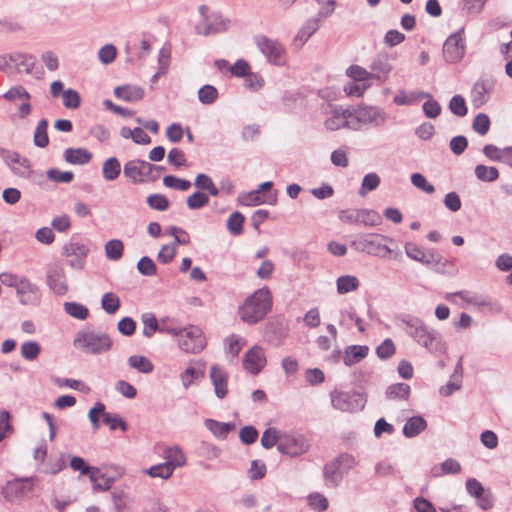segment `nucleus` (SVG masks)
Listing matches in <instances>:
<instances>
[{"label":"nucleus","instance_id":"1","mask_svg":"<svg viewBox=\"0 0 512 512\" xmlns=\"http://www.w3.org/2000/svg\"><path fill=\"white\" fill-rule=\"evenodd\" d=\"M401 322L405 326V332L429 352L434 354L444 352L445 347L438 333L430 330L421 319L405 315L401 318Z\"/></svg>","mask_w":512,"mask_h":512},{"label":"nucleus","instance_id":"2","mask_svg":"<svg viewBox=\"0 0 512 512\" xmlns=\"http://www.w3.org/2000/svg\"><path fill=\"white\" fill-rule=\"evenodd\" d=\"M390 244H395L393 238L378 233L360 234L351 243L357 251L379 258H386L394 254Z\"/></svg>","mask_w":512,"mask_h":512},{"label":"nucleus","instance_id":"3","mask_svg":"<svg viewBox=\"0 0 512 512\" xmlns=\"http://www.w3.org/2000/svg\"><path fill=\"white\" fill-rule=\"evenodd\" d=\"M272 305L268 288H261L248 297L240 308L241 319L249 324L262 320L270 311Z\"/></svg>","mask_w":512,"mask_h":512},{"label":"nucleus","instance_id":"4","mask_svg":"<svg viewBox=\"0 0 512 512\" xmlns=\"http://www.w3.org/2000/svg\"><path fill=\"white\" fill-rule=\"evenodd\" d=\"M73 345L83 353L101 355L112 348L113 341L106 333H97L90 329H82L76 333Z\"/></svg>","mask_w":512,"mask_h":512},{"label":"nucleus","instance_id":"5","mask_svg":"<svg viewBox=\"0 0 512 512\" xmlns=\"http://www.w3.org/2000/svg\"><path fill=\"white\" fill-rule=\"evenodd\" d=\"M330 400L334 409L347 413H356L363 410L367 401L363 393L338 389L330 392Z\"/></svg>","mask_w":512,"mask_h":512},{"label":"nucleus","instance_id":"6","mask_svg":"<svg viewBox=\"0 0 512 512\" xmlns=\"http://www.w3.org/2000/svg\"><path fill=\"white\" fill-rule=\"evenodd\" d=\"M352 125L350 130L359 131L363 126L379 127L386 122L384 111L375 106H361L351 109Z\"/></svg>","mask_w":512,"mask_h":512},{"label":"nucleus","instance_id":"7","mask_svg":"<svg viewBox=\"0 0 512 512\" xmlns=\"http://www.w3.org/2000/svg\"><path fill=\"white\" fill-rule=\"evenodd\" d=\"M255 42L270 64L275 66L286 64V50L278 40L267 36H258L255 38Z\"/></svg>","mask_w":512,"mask_h":512},{"label":"nucleus","instance_id":"8","mask_svg":"<svg viewBox=\"0 0 512 512\" xmlns=\"http://www.w3.org/2000/svg\"><path fill=\"white\" fill-rule=\"evenodd\" d=\"M178 345L182 351L196 354L205 348L206 339L198 326L189 325L182 329Z\"/></svg>","mask_w":512,"mask_h":512},{"label":"nucleus","instance_id":"9","mask_svg":"<svg viewBox=\"0 0 512 512\" xmlns=\"http://www.w3.org/2000/svg\"><path fill=\"white\" fill-rule=\"evenodd\" d=\"M339 219L348 224H360L364 226H377L382 218L379 213L371 209H345L339 212Z\"/></svg>","mask_w":512,"mask_h":512},{"label":"nucleus","instance_id":"10","mask_svg":"<svg viewBox=\"0 0 512 512\" xmlns=\"http://www.w3.org/2000/svg\"><path fill=\"white\" fill-rule=\"evenodd\" d=\"M324 113L327 115L324 121V126L327 130L336 131L341 128L350 129V125H352L350 108L328 104Z\"/></svg>","mask_w":512,"mask_h":512},{"label":"nucleus","instance_id":"11","mask_svg":"<svg viewBox=\"0 0 512 512\" xmlns=\"http://www.w3.org/2000/svg\"><path fill=\"white\" fill-rule=\"evenodd\" d=\"M19 303L24 306H38L41 303L42 294L39 287L27 277H23L15 288Z\"/></svg>","mask_w":512,"mask_h":512},{"label":"nucleus","instance_id":"12","mask_svg":"<svg viewBox=\"0 0 512 512\" xmlns=\"http://www.w3.org/2000/svg\"><path fill=\"white\" fill-rule=\"evenodd\" d=\"M230 21L225 19L219 13H211L203 18L195 26L197 34L209 36L225 32L229 27Z\"/></svg>","mask_w":512,"mask_h":512},{"label":"nucleus","instance_id":"13","mask_svg":"<svg viewBox=\"0 0 512 512\" xmlns=\"http://www.w3.org/2000/svg\"><path fill=\"white\" fill-rule=\"evenodd\" d=\"M495 88V80L491 76L480 77L471 89V102L475 108L486 104Z\"/></svg>","mask_w":512,"mask_h":512},{"label":"nucleus","instance_id":"14","mask_svg":"<svg viewBox=\"0 0 512 512\" xmlns=\"http://www.w3.org/2000/svg\"><path fill=\"white\" fill-rule=\"evenodd\" d=\"M70 466L73 470L79 471L82 475H89V479L93 484L94 490L107 491L111 488L113 479L105 480V485L98 482L97 474L100 472L99 468L89 466L85 460L79 456L71 458Z\"/></svg>","mask_w":512,"mask_h":512},{"label":"nucleus","instance_id":"15","mask_svg":"<svg viewBox=\"0 0 512 512\" xmlns=\"http://www.w3.org/2000/svg\"><path fill=\"white\" fill-rule=\"evenodd\" d=\"M277 449L281 454L296 457L305 453L309 449V444L302 435L285 436L280 439Z\"/></svg>","mask_w":512,"mask_h":512},{"label":"nucleus","instance_id":"16","mask_svg":"<svg viewBox=\"0 0 512 512\" xmlns=\"http://www.w3.org/2000/svg\"><path fill=\"white\" fill-rule=\"evenodd\" d=\"M47 285L57 295H65L68 292V284L64 268L54 263L47 268Z\"/></svg>","mask_w":512,"mask_h":512},{"label":"nucleus","instance_id":"17","mask_svg":"<svg viewBox=\"0 0 512 512\" xmlns=\"http://www.w3.org/2000/svg\"><path fill=\"white\" fill-rule=\"evenodd\" d=\"M2 159L15 175L24 178H28L30 176L31 164L28 158L22 157L16 151L6 149Z\"/></svg>","mask_w":512,"mask_h":512},{"label":"nucleus","instance_id":"18","mask_svg":"<svg viewBox=\"0 0 512 512\" xmlns=\"http://www.w3.org/2000/svg\"><path fill=\"white\" fill-rule=\"evenodd\" d=\"M465 48L460 32L451 34L443 45V56L449 63H455L464 56Z\"/></svg>","mask_w":512,"mask_h":512},{"label":"nucleus","instance_id":"19","mask_svg":"<svg viewBox=\"0 0 512 512\" xmlns=\"http://www.w3.org/2000/svg\"><path fill=\"white\" fill-rule=\"evenodd\" d=\"M266 357L260 346H254L248 350L243 358V367L249 373L257 375L265 366Z\"/></svg>","mask_w":512,"mask_h":512},{"label":"nucleus","instance_id":"20","mask_svg":"<svg viewBox=\"0 0 512 512\" xmlns=\"http://www.w3.org/2000/svg\"><path fill=\"white\" fill-rule=\"evenodd\" d=\"M210 379L214 391L219 399H223L228 393V375L221 367L213 365L210 368Z\"/></svg>","mask_w":512,"mask_h":512},{"label":"nucleus","instance_id":"21","mask_svg":"<svg viewBox=\"0 0 512 512\" xmlns=\"http://www.w3.org/2000/svg\"><path fill=\"white\" fill-rule=\"evenodd\" d=\"M324 480L328 487H337L343 479L344 471L335 459L324 466Z\"/></svg>","mask_w":512,"mask_h":512},{"label":"nucleus","instance_id":"22","mask_svg":"<svg viewBox=\"0 0 512 512\" xmlns=\"http://www.w3.org/2000/svg\"><path fill=\"white\" fill-rule=\"evenodd\" d=\"M114 95L126 102H137L144 96V90L136 85H123L114 89Z\"/></svg>","mask_w":512,"mask_h":512},{"label":"nucleus","instance_id":"23","mask_svg":"<svg viewBox=\"0 0 512 512\" xmlns=\"http://www.w3.org/2000/svg\"><path fill=\"white\" fill-rule=\"evenodd\" d=\"M369 348L365 345H351L344 351L343 362L346 366L359 363L368 355Z\"/></svg>","mask_w":512,"mask_h":512},{"label":"nucleus","instance_id":"24","mask_svg":"<svg viewBox=\"0 0 512 512\" xmlns=\"http://www.w3.org/2000/svg\"><path fill=\"white\" fill-rule=\"evenodd\" d=\"M10 60H12V70H15L16 72L30 73L35 65L34 57L27 54H10Z\"/></svg>","mask_w":512,"mask_h":512},{"label":"nucleus","instance_id":"25","mask_svg":"<svg viewBox=\"0 0 512 512\" xmlns=\"http://www.w3.org/2000/svg\"><path fill=\"white\" fill-rule=\"evenodd\" d=\"M65 161L73 165H84L90 162L92 154L85 148H67L64 151Z\"/></svg>","mask_w":512,"mask_h":512},{"label":"nucleus","instance_id":"26","mask_svg":"<svg viewBox=\"0 0 512 512\" xmlns=\"http://www.w3.org/2000/svg\"><path fill=\"white\" fill-rule=\"evenodd\" d=\"M140 163V159H134L126 162L124 165V176L131 180V182L134 184L144 182L143 169Z\"/></svg>","mask_w":512,"mask_h":512},{"label":"nucleus","instance_id":"27","mask_svg":"<svg viewBox=\"0 0 512 512\" xmlns=\"http://www.w3.org/2000/svg\"><path fill=\"white\" fill-rule=\"evenodd\" d=\"M427 428V422L422 416H413L407 420L403 427V434L407 438L419 435Z\"/></svg>","mask_w":512,"mask_h":512},{"label":"nucleus","instance_id":"28","mask_svg":"<svg viewBox=\"0 0 512 512\" xmlns=\"http://www.w3.org/2000/svg\"><path fill=\"white\" fill-rule=\"evenodd\" d=\"M205 426L214 436L222 439H225L235 429L234 423L219 422L213 419H206Z\"/></svg>","mask_w":512,"mask_h":512},{"label":"nucleus","instance_id":"29","mask_svg":"<svg viewBox=\"0 0 512 512\" xmlns=\"http://www.w3.org/2000/svg\"><path fill=\"white\" fill-rule=\"evenodd\" d=\"M121 173V163L116 157L106 159L102 165V175L106 181L116 180Z\"/></svg>","mask_w":512,"mask_h":512},{"label":"nucleus","instance_id":"30","mask_svg":"<svg viewBox=\"0 0 512 512\" xmlns=\"http://www.w3.org/2000/svg\"><path fill=\"white\" fill-rule=\"evenodd\" d=\"M372 69V78H375L380 81L386 80L388 74L392 70V65L389 63L387 58L378 57L375 59L371 65Z\"/></svg>","mask_w":512,"mask_h":512},{"label":"nucleus","instance_id":"31","mask_svg":"<svg viewBox=\"0 0 512 512\" xmlns=\"http://www.w3.org/2000/svg\"><path fill=\"white\" fill-rule=\"evenodd\" d=\"M164 458L166 460L165 462L169 463L173 470L186 463V457L178 446L167 448L164 453Z\"/></svg>","mask_w":512,"mask_h":512},{"label":"nucleus","instance_id":"32","mask_svg":"<svg viewBox=\"0 0 512 512\" xmlns=\"http://www.w3.org/2000/svg\"><path fill=\"white\" fill-rule=\"evenodd\" d=\"M323 17L318 14L317 17L308 19L298 32L297 39L306 42L319 29Z\"/></svg>","mask_w":512,"mask_h":512},{"label":"nucleus","instance_id":"33","mask_svg":"<svg viewBox=\"0 0 512 512\" xmlns=\"http://www.w3.org/2000/svg\"><path fill=\"white\" fill-rule=\"evenodd\" d=\"M411 389L406 383H396L387 387L386 397L388 399L407 400L409 398Z\"/></svg>","mask_w":512,"mask_h":512},{"label":"nucleus","instance_id":"34","mask_svg":"<svg viewBox=\"0 0 512 512\" xmlns=\"http://www.w3.org/2000/svg\"><path fill=\"white\" fill-rule=\"evenodd\" d=\"M359 280L353 275L340 276L336 281L337 292L339 294H346L355 291L359 287Z\"/></svg>","mask_w":512,"mask_h":512},{"label":"nucleus","instance_id":"35","mask_svg":"<svg viewBox=\"0 0 512 512\" xmlns=\"http://www.w3.org/2000/svg\"><path fill=\"white\" fill-rule=\"evenodd\" d=\"M48 120L42 119L38 122L34 131L33 141L35 146L39 148H45L49 144V137L47 133Z\"/></svg>","mask_w":512,"mask_h":512},{"label":"nucleus","instance_id":"36","mask_svg":"<svg viewBox=\"0 0 512 512\" xmlns=\"http://www.w3.org/2000/svg\"><path fill=\"white\" fill-rule=\"evenodd\" d=\"M477 179L483 182H493L499 178V171L496 167L479 164L474 169Z\"/></svg>","mask_w":512,"mask_h":512},{"label":"nucleus","instance_id":"37","mask_svg":"<svg viewBox=\"0 0 512 512\" xmlns=\"http://www.w3.org/2000/svg\"><path fill=\"white\" fill-rule=\"evenodd\" d=\"M381 179L375 172L368 173L364 176L358 194L362 197L369 192L376 190L380 185Z\"/></svg>","mask_w":512,"mask_h":512},{"label":"nucleus","instance_id":"38","mask_svg":"<svg viewBox=\"0 0 512 512\" xmlns=\"http://www.w3.org/2000/svg\"><path fill=\"white\" fill-rule=\"evenodd\" d=\"M64 311L71 317L78 320H85L89 316V310L86 306L78 302H65Z\"/></svg>","mask_w":512,"mask_h":512},{"label":"nucleus","instance_id":"39","mask_svg":"<svg viewBox=\"0 0 512 512\" xmlns=\"http://www.w3.org/2000/svg\"><path fill=\"white\" fill-rule=\"evenodd\" d=\"M89 253V248L82 243L70 241L63 247V255L66 257H81L86 258Z\"/></svg>","mask_w":512,"mask_h":512},{"label":"nucleus","instance_id":"40","mask_svg":"<svg viewBox=\"0 0 512 512\" xmlns=\"http://www.w3.org/2000/svg\"><path fill=\"white\" fill-rule=\"evenodd\" d=\"M128 363H129L130 367H132L133 369H136L137 371L144 373V374L151 373L154 369L152 362L145 356H140V355L130 356L128 359Z\"/></svg>","mask_w":512,"mask_h":512},{"label":"nucleus","instance_id":"41","mask_svg":"<svg viewBox=\"0 0 512 512\" xmlns=\"http://www.w3.org/2000/svg\"><path fill=\"white\" fill-rule=\"evenodd\" d=\"M123 251H124V244L119 239L109 240L105 244L106 256L111 261L119 260L123 255Z\"/></svg>","mask_w":512,"mask_h":512},{"label":"nucleus","instance_id":"42","mask_svg":"<svg viewBox=\"0 0 512 512\" xmlns=\"http://www.w3.org/2000/svg\"><path fill=\"white\" fill-rule=\"evenodd\" d=\"M120 299L112 292H107L102 296L101 306L106 313L115 314L120 308Z\"/></svg>","mask_w":512,"mask_h":512},{"label":"nucleus","instance_id":"43","mask_svg":"<svg viewBox=\"0 0 512 512\" xmlns=\"http://www.w3.org/2000/svg\"><path fill=\"white\" fill-rule=\"evenodd\" d=\"M218 90L209 84L202 86L198 91V99L204 105H211L218 99Z\"/></svg>","mask_w":512,"mask_h":512},{"label":"nucleus","instance_id":"44","mask_svg":"<svg viewBox=\"0 0 512 512\" xmlns=\"http://www.w3.org/2000/svg\"><path fill=\"white\" fill-rule=\"evenodd\" d=\"M143 322V335L147 338H151L152 335L158 331L160 332L161 326L158 324V321L154 314L146 313L142 315Z\"/></svg>","mask_w":512,"mask_h":512},{"label":"nucleus","instance_id":"45","mask_svg":"<svg viewBox=\"0 0 512 512\" xmlns=\"http://www.w3.org/2000/svg\"><path fill=\"white\" fill-rule=\"evenodd\" d=\"M244 220L245 218L240 212H233L227 220L228 231L235 236L242 234Z\"/></svg>","mask_w":512,"mask_h":512},{"label":"nucleus","instance_id":"46","mask_svg":"<svg viewBox=\"0 0 512 512\" xmlns=\"http://www.w3.org/2000/svg\"><path fill=\"white\" fill-rule=\"evenodd\" d=\"M422 97L428 98L422 106L425 116L432 119L438 117L441 113L440 104L436 100L432 99V96L429 93H422Z\"/></svg>","mask_w":512,"mask_h":512},{"label":"nucleus","instance_id":"47","mask_svg":"<svg viewBox=\"0 0 512 512\" xmlns=\"http://www.w3.org/2000/svg\"><path fill=\"white\" fill-rule=\"evenodd\" d=\"M173 472L174 470L170 464L166 462L154 465L146 470V473L152 478L162 479H168L173 474Z\"/></svg>","mask_w":512,"mask_h":512},{"label":"nucleus","instance_id":"48","mask_svg":"<svg viewBox=\"0 0 512 512\" xmlns=\"http://www.w3.org/2000/svg\"><path fill=\"white\" fill-rule=\"evenodd\" d=\"M163 184L167 188L187 191L191 187V182L186 179H181L173 175H167L163 178Z\"/></svg>","mask_w":512,"mask_h":512},{"label":"nucleus","instance_id":"49","mask_svg":"<svg viewBox=\"0 0 512 512\" xmlns=\"http://www.w3.org/2000/svg\"><path fill=\"white\" fill-rule=\"evenodd\" d=\"M186 203L191 210L201 209L209 203V197L207 194L197 191L187 198Z\"/></svg>","mask_w":512,"mask_h":512},{"label":"nucleus","instance_id":"50","mask_svg":"<svg viewBox=\"0 0 512 512\" xmlns=\"http://www.w3.org/2000/svg\"><path fill=\"white\" fill-rule=\"evenodd\" d=\"M112 500L116 512H131L128 496L123 491H113Z\"/></svg>","mask_w":512,"mask_h":512},{"label":"nucleus","instance_id":"51","mask_svg":"<svg viewBox=\"0 0 512 512\" xmlns=\"http://www.w3.org/2000/svg\"><path fill=\"white\" fill-rule=\"evenodd\" d=\"M41 348L36 341H27L21 345V355L24 359L33 361L40 354Z\"/></svg>","mask_w":512,"mask_h":512},{"label":"nucleus","instance_id":"52","mask_svg":"<svg viewBox=\"0 0 512 512\" xmlns=\"http://www.w3.org/2000/svg\"><path fill=\"white\" fill-rule=\"evenodd\" d=\"M147 204L154 210L166 211L170 206V201L163 194H151L147 197Z\"/></svg>","mask_w":512,"mask_h":512},{"label":"nucleus","instance_id":"53","mask_svg":"<svg viewBox=\"0 0 512 512\" xmlns=\"http://www.w3.org/2000/svg\"><path fill=\"white\" fill-rule=\"evenodd\" d=\"M3 97L10 102L31 100V95L23 86H14L4 93Z\"/></svg>","mask_w":512,"mask_h":512},{"label":"nucleus","instance_id":"54","mask_svg":"<svg viewBox=\"0 0 512 512\" xmlns=\"http://www.w3.org/2000/svg\"><path fill=\"white\" fill-rule=\"evenodd\" d=\"M449 109L458 117H464L468 112L465 99L461 95H454L451 98Z\"/></svg>","mask_w":512,"mask_h":512},{"label":"nucleus","instance_id":"55","mask_svg":"<svg viewBox=\"0 0 512 512\" xmlns=\"http://www.w3.org/2000/svg\"><path fill=\"white\" fill-rule=\"evenodd\" d=\"M103 422L109 426L110 430L120 428L122 431L127 430L126 422L117 414L106 412L103 415Z\"/></svg>","mask_w":512,"mask_h":512},{"label":"nucleus","instance_id":"56","mask_svg":"<svg viewBox=\"0 0 512 512\" xmlns=\"http://www.w3.org/2000/svg\"><path fill=\"white\" fill-rule=\"evenodd\" d=\"M411 182L417 189L427 194H433L435 192V187L429 183L421 173H413L411 175Z\"/></svg>","mask_w":512,"mask_h":512},{"label":"nucleus","instance_id":"57","mask_svg":"<svg viewBox=\"0 0 512 512\" xmlns=\"http://www.w3.org/2000/svg\"><path fill=\"white\" fill-rule=\"evenodd\" d=\"M396 351V347L390 338L385 339L377 348L376 354L382 360L391 358Z\"/></svg>","mask_w":512,"mask_h":512},{"label":"nucleus","instance_id":"58","mask_svg":"<svg viewBox=\"0 0 512 512\" xmlns=\"http://www.w3.org/2000/svg\"><path fill=\"white\" fill-rule=\"evenodd\" d=\"M63 105L68 109H77L81 104L79 93L73 89L63 91Z\"/></svg>","mask_w":512,"mask_h":512},{"label":"nucleus","instance_id":"59","mask_svg":"<svg viewBox=\"0 0 512 512\" xmlns=\"http://www.w3.org/2000/svg\"><path fill=\"white\" fill-rule=\"evenodd\" d=\"M279 432L275 428H268L263 432L262 438H261V445L265 449H270L274 445H278L281 438H279Z\"/></svg>","mask_w":512,"mask_h":512},{"label":"nucleus","instance_id":"60","mask_svg":"<svg viewBox=\"0 0 512 512\" xmlns=\"http://www.w3.org/2000/svg\"><path fill=\"white\" fill-rule=\"evenodd\" d=\"M137 269L144 276H153L157 272L154 261L148 256H144L138 261Z\"/></svg>","mask_w":512,"mask_h":512},{"label":"nucleus","instance_id":"61","mask_svg":"<svg viewBox=\"0 0 512 512\" xmlns=\"http://www.w3.org/2000/svg\"><path fill=\"white\" fill-rule=\"evenodd\" d=\"M473 130L480 135H486L490 128V119L488 115L479 113L473 121Z\"/></svg>","mask_w":512,"mask_h":512},{"label":"nucleus","instance_id":"62","mask_svg":"<svg viewBox=\"0 0 512 512\" xmlns=\"http://www.w3.org/2000/svg\"><path fill=\"white\" fill-rule=\"evenodd\" d=\"M167 161L170 165L180 168L187 165V160L184 152L179 148H173L169 151Z\"/></svg>","mask_w":512,"mask_h":512},{"label":"nucleus","instance_id":"63","mask_svg":"<svg viewBox=\"0 0 512 512\" xmlns=\"http://www.w3.org/2000/svg\"><path fill=\"white\" fill-rule=\"evenodd\" d=\"M117 55V49L113 44H106L103 47L100 48L98 52L99 60L103 64H110L112 63Z\"/></svg>","mask_w":512,"mask_h":512},{"label":"nucleus","instance_id":"64","mask_svg":"<svg viewBox=\"0 0 512 512\" xmlns=\"http://www.w3.org/2000/svg\"><path fill=\"white\" fill-rule=\"evenodd\" d=\"M239 438L243 444L251 445L258 438V430L251 425L244 426L239 432Z\"/></svg>","mask_w":512,"mask_h":512}]
</instances>
